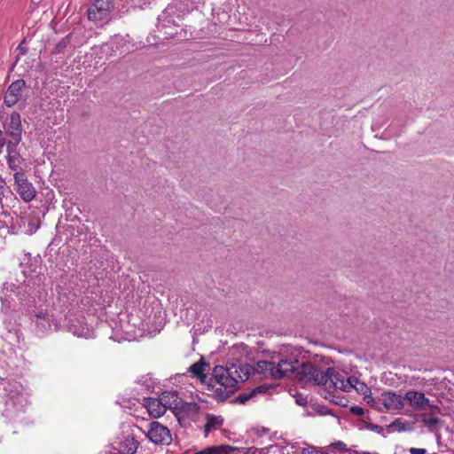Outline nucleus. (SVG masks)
<instances>
[{"mask_svg": "<svg viewBox=\"0 0 454 454\" xmlns=\"http://www.w3.org/2000/svg\"><path fill=\"white\" fill-rule=\"evenodd\" d=\"M330 363L329 358L318 355L314 356L309 361L299 362L297 352L293 351L288 356L279 354L277 357H272L271 361H258L255 370L265 378H292L299 381L313 382L324 387L328 392L337 389L343 392L356 390L358 394L367 396L370 388L365 383L356 377H348L347 372L343 371L328 367Z\"/></svg>", "mask_w": 454, "mask_h": 454, "instance_id": "nucleus-1", "label": "nucleus"}, {"mask_svg": "<svg viewBox=\"0 0 454 454\" xmlns=\"http://www.w3.org/2000/svg\"><path fill=\"white\" fill-rule=\"evenodd\" d=\"M208 368V363L200 358L192 364L188 371L202 384H207V390L211 391L214 398L218 401L229 398L236 391L238 383L248 380L253 371V367L247 364L228 362L225 366L216 365L207 381L206 371Z\"/></svg>", "mask_w": 454, "mask_h": 454, "instance_id": "nucleus-2", "label": "nucleus"}, {"mask_svg": "<svg viewBox=\"0 0 454 454\" xmlns=\"http://www.w3.org/2000/svg\"><path fill=\"white\" fill-rule=\"evenodd\" d=\"M0 395L6 399L7 410L20 411L27 404L23 387L16 380L0 379Z\"/></svg>", "mask_w": 454, "mask_h": 454, "instance_id": "nucleus-3", "label": "nucleus"}, {"mask_svg": "<svg viewBox=\"0 0 454 454\" xmlns=\"http://www.w3.org/2000/svg\"><path fill=\"white\" fill-rule=\"evenodd\" d=\"M62 327L77 337L92 338L94 332L84 322V316L81 313L67 314L63 322Z\"/></svg>", "mask_w": 454, "mask_h": 454, "instance_id": "nucleus-4", "label": "nucleus"}, {"mask_svg": "<svg viewBox=\"0 0 454 454\" xmlns=\"http://www.w3.org/2000/svg\"><path fill=\"white\" fill-rule=\"evenodd\" d=\"M112 8L113 0H95L88 9V19L94 22H106Z\"/></svg>", "mask_w": 454, "mask_h": 454, "instance_id": "nucleus-5", "label": "nucleus"}, {"mask_svg": "<svg viewBox=\"0 0 454 454\" xmlns=\"http://www.w3.org/2000/svg\"><path fill=\"white\" fill-rule=\"evenodd\" d=\"M34 323L35 325V333L40 337L60 327L51 315L43 310H39L35 314Z\"/></svg>", "mask_w": 454, "mask_h": 454, "instance_id": "nucleus-6", "label": "nucleus"}, {"mask_svg": "<svg viewBox=\"0 0 454 454\" xmlns=\"http://www.w3.org/2000/svg\"><path fill=\"white\" fill-rule=\"evenodd\" d=\"M146 436L154 444L168 445L172 442L170 430L157 421L150 423Z\"/></svg>", "mask_w": 454, "mask_h": 454, "instance_id": "nucleus-7", "label": "nucleus"}, {"mask_svg": "<svg viewBox=\"0 0 454 454\" xmlns=\"http://www.w3.org/2000/svg\"><path fill=\"white\" fill-rule=\"evenodd\" d=\"M14 181L17 192L27 202L31 201L35 196V191L32 184L27 179L24 172L17 171L14 174Z\"/></svg>", "mask_w": 454, "mask_h": 454, "instance_id": "nucleus-8", "label": "nucleus"}, {"mask_svg": "<svg viewBox=\"0 0 454 454\" xmlns=\"http://www.w3.org/2000/svg\"><path fill=\"white\" fill-rule=\"evenodd\" d=\"M6 134L11 137L7 144H20L21 140V120L18 113H12L4 124Z\"/></svg>", "mask_w": 454, "mask_h": 454, "instance_id": "nucleus-9", "label": "nucleus"}, {"mask_svg": "<svg viewBox=\"0 0 454 454\" xmlns=\"http://www.w3.org/2000/svg\"><path fill=\"white\" fill-rule=\"evenodd\" d=\"M405 401L416 411H427L433 405L424 393L413 390H410L405 394Z\"/></svg>", "mask_w": 454, "mask_h": 454, "instance_id": "nucleus-10", "label": "nucleus"}, {"mask_svg": "<svg viewBox=\"0 0 454 454\" xmlns=\"http://www.w3.org/2000/svg\"><path fill=\"white\" fill-rule=\"evenodd\" d=\"M405 403V395L402 396L394 392H384L381 395V404L384 411H396L403 409Z\"/></svg>", "mask_w": 454, "mask_h": 454, "instance_id": "nucleus-11", "label": "nucleus"}, {"mask_svg": "<svg viewBox=\"0 0 454 454\" xmlns=\"http://www.w3.org/2000/svg\"><path fill=\"white\" fill-rule=\"evenodd\" d=\"M24 86L23 80H16L9 86L4 95V104L7 106H12L19 101Z\"/></svg>", "mask_w": 454, "mask_h": 454, "instance_id": "nucleus-12", "label": "nucleus"}, {"mask_svg": "<svg viewBox=\"0 0 454 454\" xmlns=\"http://www.w3.org/2000/svg\"><path fill=\"white\" fill-rule=\"evenodd\" d=\"M19 144H7V163L8 167L14 171L21 168L24 161L20 153L17 150Z\"/></svg>", "mask_w": 454, "mask_h": 454, "instance_id": "nucleus-13", "label": "nucleus"}, {"mask_svg": "<svg viewBox=\"0 0 454 454\" xmlns=\"http://www.w3.org/2000/svg\"><path fill=\"white\" fill-rule=\"evenodd\" d=\"M429 411L428 413L423 412L419 415L420 421L427 426L430 430L435 429L439 423L438 415L441 412V409L438 405L433 404L431 407L427 409Z\"/></svg>", "mask_w": 454, "mask_h": 454, "instance_id": "nucleus-14", "label": "nucleus"}, {"mask_svg": "<svg viewBox=\"0 0 454 454\" xmlns=\"http://www.w3.org/2000/svg\"><path fill=\"white\" fill-rule=\"evenodd\" d=\"M165 411L168 409L177 410L181 407L182 399L176 391H165L160 395Z\"/></svg>", "mask_w": 454, "mask_h": 454, "instance_id": "nucleus-15", "label": "nucleus"}, {"mask_svg": "<svg viewBox=\"0 0 454 454\" xmlns=\"http://www.w3.org/2000/svg\"><path fill=\"white\" fill-rule=\"evenodd\" d=\"M144 405L146 408L147 411L149 412L150 416H152L153 418H160L166 412L160 397L159 398H153V397L145 398Z\"/></svg>", "mask_w": 454, "mask_h": 454, "instance_id": "nucleus-16", "label": "nucleus"}, {"mask_svg": "<svg viewBox=\"0 0 454 454\" xmlns=\"http://www.w3.org/2000/svg\"><path fill=\"white\" fill-rule=\"evenodd\" d=\"M223 423V419L221 416L207 414L206 417V424L204 426L205 435L209 432L219 429Z\"/></svg>", "mask_w": 454, "mask_h": 454, "instance_id": "nucleus-17", "label": "nucleus"}, {"mask_svg": "<svg viewBox=\"0 0 454 454\" xmlns=\"http://www.w3.org/2000/svg\"><path fill=\"white\" fill-rule=\"evenodd\" d=\"M234 451V448L228 445H222L218 447L206 448L194 454H233Z\"/></svg>", "mask_w": 454, "mask_h": 454, "instance_id": "nucleus-18", "label": "nucleus"}, {"mask_svg": "<svg viewBox=\"0 0 454 454\" xmlns=\"http://www.w3.org/2000/svg\"><path fill=\"white\" fill-rule=\"evenodd\" d=\"M137 450V443L133 438H126L121 444V451L126 454H134Z\"/></svg>", "mask_w": 454, "mask_h": 454, "instance_id": "nucleus-19", "label": "nucleus"}, {"mask_svg": "<svg viewBox=\"0 0 454 454\" xmlns=\"http://www.w3.org/2000/svg\"><path fill=\"white\" fill-rule=\"evenodd\" d=\"M365 398H367V403L372 406V407H374L376 408L378 411H384V409H383V406L381 404V396L376 400L374 398H372V396H366Z\"/></svg>", "mask_w": 454, "mask_h": 454, "instance_id": "nucleus-20", "label": "nucleus"}, {"mask_svg": "<svg viewBox=\"0 0 454 454\" xmlns=\"http://www.w3.org/2000/svg\"><path fill=\"white\" fill-rule=\"evenodd\" d=\"M365 398H367V403L372 406V407H374L376 408L378 411H384V409H383V406L381 404V396L376 400L374 398H372V396H366Z\"/></svg>", "mask_w": 454, "mask_h": 454, "instance_id": "nucleus-21", "label": "nucleus"}, {"mask_svg": "<svg viewBox=\"0 0 454 454\" xmlns=\"http://www.w3.org/2000/svg\"><path fill=\"white\" fill-rule=\"evenodd\" d=\"M10 192L9 188L6 186L4 181L0 182V203H2L3 198Z\"/></svg>", "mask_w": 454, "mask_h": 454, "instance_id": "nucleus-22", "label": "nucleus"}, {"mask_svg": "<svg viewBox=\"0 0 454 454\" xmlns=\"http://www.w3.org/2000/svg\"><path fill=\"white\" fill-rule=\"evenodd\" d=\"M301 454H328L327 452L321 451L315 447H308L302 450Z\"/></svg>", "mask_w": 454, "mask_h": 454, "instance_id": "nucleus-23", "label": "nucleus"}, {"mask_svg": "<svg viewBox=\"0 0 454 454\" xmlns=\"http://www.w3.org/2000/svg\"><path fill=\"white\" fill-rule=\"evenodd\" d=\"M411 454H426L427 450L423 448H411L409 449Z\"/></svg>", "mask_w": 454, "mask_h": 454, "instance_id": "nucleus-24", "label": "nucleus"}, {"mask_svg": "<svg viewBox=\"0 0 454 454\" xmlns=\"http://www.w3.org/2000/svg\"><path fill=\"white\" fill-rule=\"evenodd\" d=\"M68 38H69V35H67L66 38H64L63 40H61V41L58 43L57 48L60 50V49H62V48L66 47V46H67V40H68Z\"/></svg>", "mask_w": 454, "mask_h": 454, "instance_id": "nucleus-25", "label": "nucleus"}, {"mask_svg": "<svg viewBox=\"0 0 454 454\" xmlns=\"http://www.w3.org/2000/svg\"><path fill=\"white\" fill-rule=\"evenodd\" d=\"M250 398L249 395H239V400L241 402V403H245L246 401H247L248 399Z\"/></svg>", "mask_w": 454, "mask_h": 454, "instance_id": "nucleus-26", "label": "nucleus"}, {"mask_svg": "<svg viewBox=\"0 0 454 454\" xmlns=\"http://www.w3.org/2000/svg\"><path fill=\"white\" fill-rule=\"evenodd\" d=\"M352 411H353L354 412L357 413V414H361V413H363V410H362V408H359V407H355V408H353V410H352Z\"/></svg>", "mask_w": 454, "mask_h": 454, "instance_id": "nucleus-27", "label": "nucleus"}, {"mask_svg": "<svg viewBox=\"0 0 454 454\" xmlns=\"http://www.w3.org/2000/svg\"><path fill=\"white\" fill-rule=\"evenodd\" d=\"M297 402H298L299 404H302V403H301L302 399L297 400Z\"/></svg>", "mask_w": 454, "mask_h": 454, "instance_id": "nucleus-28", "label": "nucleus"}, {"mask_svg": "<svg viewBox=\"0 0 454 454\" xmlns=\"http://www.w3.org/2000/svg\"><path fill=\"white\" fill-rule=\"evenodd\" d=\"M297 402H298L299 404H302V403H301L302 399L297 400Z\"/></svg>", "mask_w": 454, "mask_h": 454, "instance_id": "nucleus-29", "label": "nucleus"}, {"mask_svg": "<svg viewBox=\"0 0 454 454\" xmlns=\"http://www.w3.org/2000/svg\"><path fill=\"white\" fill-rule=\"evenodd\" d=\"M257 451H258V450L254 449L253 454H255V452H257Z\"/></svg>", "mask_w": 454, "mask_h": 454, "instance_id": "nucleus-30", "label": "nucleus"}]
</instances>
